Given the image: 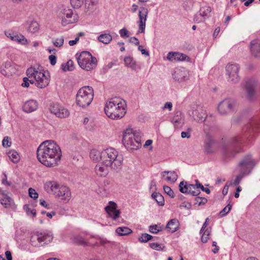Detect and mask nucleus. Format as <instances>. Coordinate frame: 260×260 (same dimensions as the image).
Returning <instances> with one entry per match:
<instances>
[{
	"mask_svg": "<svg viewBox=\"0 0 260 260\" xmlns=\"http://www.w3.org/2000/svg\"><path fill=\"white\" fill-rule=\"evenodd\" d=\"M167 59L172 61H189V58L186 55L179 52H169Z\"/></svg>",
	"mask_w": 260,
	"mask_h": 260,
	"instance_id": "obj_20",
	"label": "nucleus"
},
{
	"mask_svg": "<svg viewBox=\"0 0 260 260\" xmlns=\"http://www.w3.org/2000/svg\"><path fill=\"white\" fill-rule=\"evenodd\" d=\"M191 204L189 202H184L180 205V208H185L187 209H190L191 208Z\"/></svg>",
	"mask_w": 260,
	"mask_h": 260,
	"instance_id": "obj_62",
	"label": "nucleus"
},
{
	"mask_svg": "<svg viewBox=\"0 0 260 260\" xmlns=\"http://www.w3.org/2000/svg\"><path fill=\"white\" fill-rule=\"evenodd\" d=\"M27 78L33 77L35 80L36 86L40 88L46 87L49 83V79L45 73L38 71L35 68L30 67L26 70Z\"/></svg>",
	"mask_w": 260,
	"mask_h": 260,
	"instance_id": "obj_8",
	"label": "nucleus"
},
{
	"mask_svg": "<svg viewBox=\"0 0 260 260\" xmlns=\"http://www.w3.org/2000/svg\"><path fill=\"white\" fill-rule=\"evenodd\" d=\"M27 23L28 25L27 30L28 32L34 34L37 32L39 29L40 25L39 23L36 21H31L30 22L27 21Z\"/></svg>",
	"mask_w": 260,
	"mask_h": 260,
	"instance_id": "obj_33",
	"label": "nucleus"
},
{
	"mask_svg": "<svg viewBox=\"0 0 260 260\" xmlns=\"http://www.w3.org/2000/svg\"><path fill=\"white\" fill-rule=\"evenodd\" d=\"M251 173H248V171L246 170V169L244 167L240 168V173L237 175V176L242 179L246 175L250 174Z\"/></svg>",
	"mask_w": 260,
	"mask_h": 260,
	"instance_id": "obj_53",
	"label": "nucleus"
},
{
	"mask_svg": "<svg viewBox=\"0 0 260 260\" xmlns=\"http://www.w3.org/2000/svg\"><path fill=\"white\" fill-rule=\"evenodd\" d=\"M191 115L194 120L199 122H204L206 124L207 117L205 111L201 106L198 105L194 109L192 110Z\"/></svg>",
	"mask_w": 260,
	"mask_h": 260,
	"instance_id": "obj_15",
	"label": "nucleus"
},
{
	"mask_svg": "<svg viewBox=\"0 0 260 260\" xmlns=\"http://www.w3.org/2000/svg\"><path fill=\"white\" fill-rule=\"evenodd\" d=\"M256 164V161L253 159L251 155H247L239 162V166L240 168L244 167L248 171V173H251Z\"/></svg>",
	"mask_w": 260,
	"mask_h": 260,
	"instance_id": "obj_17",
	"label": "nucleus"
},
{
	"mask_svg": "<svg viewBox=\"0 0 260 260\" xmlns=\"http://www.w3.org/2000/svg\"><path fill=\"white\" fill-rule=\"evenodd\" d=\"M251 52L255 57H260V40H254L250 43Z\"/></svg>",
	"mask_w": 260,
	"mask_h": 260,
	"instance_id": "obj_21",
	"label": "nucleus"
},
{
	"mask_svg": "<svg viewBox=\"0 0 260 260\" xmlns=\"http://www.w3.org/2000/svg\"><path fill=\"white\" fill-rule=\"evenodd\" d=\"M141 138L138 132L126 129L123 136L122 143L127 150H137L141 146Z\"/></svg>",
	"mask_w": 260,
	"mask_h": 260,
	"instance_id": "obj_5",
	"label": "nucleus"
},
{
	"mask_svg": "<svg viewBox=\"0 0 260 260\" xmlns=\"http://www.w3.org/2000/svg\"><path fill=\"white\" fill-rule=\"evenodd\" d=\"M29 78L27 77H24L23 78V82L21 84V86L24 87H28L29 86Z\"/></svg>",
	"mask_w": 260,
	"mask_h": 260,
	"instance_id": "obj_64",
	"label": "nucleus"
},
{
	"mask_svg": "<svg viewBox=\"0 0 260 260\" xmlns=\"http://www.w3.org/2000/svg\"><path fill=\"white\" fill-rule=\"evenodd\" d=\"M8 155L12 161L14 163L17 162L19 160V155L18 153L14 150L9 151L8 153Z\"/></svg>",
	"mask_w": 260,
	"mask_h": 260,
	"instance_id": "obj_42",
	"label": "nucleus"
},
{
	"mask_svg": "<svg viewBox=\"0 0 260 260\" xmlns=\"http://www.w3.org/2000/svg\"><path fill=\"white\" fill-rule=\"evenodd\" d=\"M40 233L38 232L31 236L30 243L31 244L35 247L41 246Z\"/></svg>",
	"mask_w": 260,
	"mask_h": 260,
	"instance_id": "obj_37",
	"label": "nucleus"
},
{
	"mask_svg": "<svg viewBox=\"0 0 260 260\" xmlns=\"http://www.w3.org/2000/svg\"><path fill=\"white\" fill-rule=\"evenodd\" d=\"M110 167L106 165L99 164L96 165L95 167V172L96 174L100 177H106L109 173V169Z\"/></svg>",
	"mask_w": 260,
	"mask_h": 260,
	"instance_id": "obj_25",
	"label": "nucleus"
},
{
	"mask_svg": "<svg viewBox=\"0 0 260 260\" xmlns=\"http://www.w3.org/2000/svg\"><path fill=\"white\" fill-rule=\"evenodd\" d=\"M38 160L43 165L53 167L57 165L61 156L59 146L52 140L42 142L37 151Z\"/></svg>",
	"mask_w": 260,
	"mask_h": 260,
	"instance_id": "obj_2",
	"label": "nucleus"
},
{
	"mask_svg": "<svg viewBox=\"0 0 260 260\" xmlns=\"http://www.w3.org/2000/svg\"><path fill=\"white\" fill-rule=\"evenodd\" d=\"M179 191L183 193H187L192 187V184H187L186 182L181 181L179 185Z\"/></svg>",
	"mask_w": 260,
	"mask_h": 260,
	"instance_id": "obj_34",
	"label": "nucleus"
},
{
	"mask_svg": "<svg viewBox=\"0 0 260 260\" xmlns=\"http://www.w3.org/2000/svg\"><path fill=\"white\" fill-rule=\"evenodd\" d=\"M28 194L29 196L33 198L34 200L37 199L38 198V193L35 190V189L32 188H29L28 189Z\"/></svg>",
	"mask_w": 260,
	"mask_h": 260,
	"instance_id": "obj_55",
	"label": "nucleus"
},
{
	"mask_svg": "<svg viewBox=\"0 0 260 260\" xmlns=\"http://www.w3.org/2000/svg\"><path fill=\"white\" fill-rule=\"evenodd\" d=\"M232 205L229 204L226 206L219 213V215L221 217L226 215L231 210Z\"/></svg>",
	"mask_w": 260,
	"mask_h": 260,
	"instance_id": "obj_48",
	"label": "nucleus"
},
{
	"mask_svg": "<svg viewBox=\"0 0 260 260\" xmlns=\"http://www.w3.org/2000/svg\"><path fill=\"white\" fill-rule=\"evenodd\" d=\"M123 157L113 148H109L102 151V162L109 166L113 171L118 172L121 169Z\"/></svg>",
	"mask_w": 260,
	"mask_h": 260,
	"instance_id": "obj_4",
	"label": "nucleus"
},
{
	"mask_svg": "<svg viewBox=\"0 0 260 260\" xmlns=\"http://www.w3.org/2000/svg\"><path fill=\"white\" fill-rule=\"evenodd\" d=\"M70 2L74 8L78 9L83 5L84 0H70Z\"/></svg>",
	"mask_w": 260,
	"mask_h": 260,
	"instance_id": "obj_46",
	"label": "nucleus"
},
{
	"mask_svg": "<svg viewBox=\"0 0 260 260\" xmlns=\"http://www.w3.org/2000/svg\"><path fill=\"white\" fill-rule=\"evenodd\" d=\"M161 228L159 227L157 225H151L149 226V231L153 234H157L161 231Z\"/></svg>",
	"mask_w": 260,
	"mask_h": 260,
	"instance_id": "obj_50",
	"label": "nucleus"
},
{
	"mask_svg": "<svg viewBox=\"0 0 260 260\" xmlns=\"http://www.w3.org/2000/svg\"><path fill=\"white\" fill-rule=\"evenodd\" d=\"M0 198L2 205L7 206L11 204V198L7 195V192L5 193V195H3Z\"/></svg>",
	"mask_w": 260,
	"mask_h": 260,
	"instance_id": "obj_43",
	"label": "nucleus"
},
{
	"mask_svg": "<svg viewBox=\"0 0 260 260\" xmlns=\"http://www.w3.org/2000/svg\"><path fill=\"white\" fill-rule=\"evenodd\" d=\"M210 234V231L208 229L205 230L201 237V241L203 243H205L207 242Z\"/></svg>",
	"mask_w": 260,
	"mask_h": 260,
	"instance_id": "obj_49",
	"label": "nucleus"
},
{
	"mask_svg": "<svg viewBox=\"0 0 260 260\" xmlns=\"http://www.w3.org/2000/svg\"><path fill=\"white\" fill-rule=\"evenodd\" d=\"M251 173H248V171L246 170V169L244 167L240 168V173L237 175V176L242 179L246 175L250 174Z\"/></svg>",
	"mask_w": 260,
	"mask_h": 260,
	"instance_id": "obj_54",
	"label": "nucleus"
},
{
	"mask_svg": "<svg viewBox=\"0 0 260 260\" xmlns=\"http://www.w3.org/2000/svg\"><path fill=\"white\" fill-rule=\"evenodd\" d=\"M152 198L155 200L159 206H163L165 203L164 197L159 193L153 192L151 195Z\"/></svg>",
	"mask_w": 260,
	"mask_h": 260,
	"instance_id": "obj_40",
	"label": "nucleus"
},
{
	"mask_svg": "<svg viewBox=\"0 0 260 260\" xmlns=\"http://www.w3.org/2000/svg\"><path fill=\"white\" fill-rule=\"evenodd\" d=\"M201 193L199 189H197L192 184V187L190 189V191H188V194H190L192 196H197Z\"/></svg>",
	"mask_w": 260,
	"mask_h": 260,
	"instance_id": "obj_58",
	"label": "nucleus"
},
{
	"mask_svg": "<svg viewBox=\"0 0 260 260\" xmlns=\"http://www.w3.org/2000/svg\"><path fill=\"white\" fill-rule=\"evenodd\" d=\"M78 20V15L73 14L71 9L64 10L62 16L61 24L66 26L68 24L74 23Z\"/></svg>",
	"mask_w": 260,
	"mask_h": 260,
	"instance_id": "obj_14",
	"label": "nucleus"
},
{
	"mask_svg": "<svg viewBox=\"0 0 260 260\" xmlns=\"http://www.w3.org/2000/svg\"><path fill=\"white\" fill-rule=\"evenodd\" d=\"M188 72L184 68H176L173 74V78L178 82H183L188 77Z\"/></svg>",
	"mask_w": 260,
	"mask_h": 260,
	"instance_id": "obj_18",
	"label": "nucleus"
},
{
	"mask_svg": "<svg viewBox=\"0 0 260 260\" xmlns=\"http://www.w3.org/2000/svg\"><path fill=\"white\" fill-rule=\"evenodd\" d=\"M1 72L3 75L9 76L15 73V70L10 62H6L2 66Z\"/></svg>",
	"mask_w": 260,
	"mask_h": 260,
	"instance_id": "obj_24",
	"label": "nucleus"
},
{
	"mask_svg": "<svg viewBox=\"0 0 260 260\" xmlns=\"http://www.w3.org/2000/svg\"><path fill=\"white\" fill-rule=\"evenodd\" d=\"M49 59L50 64L52 66H54L56 63V57L54 55H51L49 56Z\"/></svg>",
	"mask_w": 260,
	"mask_h": 260,
	"instance_id": "obj_63",
	"label": "nucleus"
},
{
	"mask_svg": "<svg viewBox=\"0 0 260 260\" xmlns=\"http://www.w3.org/2000/svg\"><path fill=\"white\" fill-rule=\"evenodd\" d=\"M171 122L174 124L175 127H178L180 126L184 122L182 113L179 111L175 112Z\"/></svg>",
	"mask_w": 260,
	"mask_h": 260,
	"instance_id": "obj_28",
	"label": "nucleus"
},
{
	"mask_svg": "<svg viewBox=\"0 0 260 260\" xmlns=\"http://www.w3.org/2000/svg\"><path fill=\"white\" fill-rule=\"evenodd\" d=\"M41 246L47 244L53 239V236L51 232L40 233Z\"/></svg>",
	"mask_w": 260,
	"mask_h": 260,
	"instance_id": "obj_29",
	"label": "nucleus"
},
{
	"mask_svg": "<svg viewBox=\"0 0 260 260\" xmlns=\"http://www.w3.org/2000/svg\"><path fill=\"white\" fill-rule=\"evenodd\" d=\"M116 232L119 236H123L131 234L132 230L127 227L121 226L117 228Z\"/></svg>",
	"mask_w": 260,
	"mask_h": 260,
	"instance_id": "obj_38",
	"label": "nucleus"
},
{
	"mask_svg": "<svg viewBox=\"0 0 260 260\" xmlns=\"http://www.w3.org/2000/svg\"><path fill=\"white\" fill-rule=\"evenodd\" d=\"M64 42V39L63 37H60L59 38H56L55 40L52 41V43L53 45L56 47L60 48L62 46Z\"/></svg>",
	"mask_w": 260,
	"mask_h": 260,
	"instance_id": "obj_47",
	"label": "nucleus"
},
{
	"mask_svg": "<svg viewBox=\"0 0 260 260\" xmlns=\"http://www.w3.org/2000/svg\"><path fill=\"white\" fill-rule=\"evenodd\" d=\"M5 34L12 41H17L22 44H25L27 42V39L23 35H15L14 32L10 31H6Z\"/></svg>",
	"mask_w": 260,
	"mask_h": 260,
	"instance_id": "obj_22",
	"label": "nucleus"
},
{
	"mask_svg": "<svg viewBox=\"0 0 260 260\" xmlns=\"http://www.w3.org/2000/svg\"><path fill=\"white\" fill-rule=\"evenodd\" d=\"M59 185L55 181H48L45 184L44 188L48 193L54 195Z\"/></svg>",
	"mask_w": 260,
	"mask_h": 260,
	"instance_id": "obj_26",
	"label": "nucleus"
},
{
	"mask_svg": "<svg viewBox=\"0 0 260 260\" xmlns=\"http://www.w3.org/2000/svg\"><path fill=\"white\" fill-rule=\"evenodd\" d=\"M124 62L126 67L131 68L134 71L137 70V65L136 62L132 57L130 56L125 57Z\"/></svg>",
	"mask_w": 260,
	"mask_h": 260,
	"instance_id": "obj_32",
	"label": "nucleus"
},
{
	"mask_svg": "<svg viewBox=\"0 0 260 260\" xmlns=\"http://www.w3.org/2000/svg\"><path fill=\"white\" fill-rule=\"evenodd\" d=\"M93 90L91 87L84 86L80 88L76 95V103L82 108L89 106L93 100Z\"/></svg>",
	"mask_w": 260,
	"mask_h": 260,
	"instance_id": "obj_6",
	"label": "nucleus"
},
{
	"mask_svg": "<svg viewBox=\"0 0 260 260\" xmlns=\"http://www.w3.org/2000/svg\"><path fill=\"white\" fill-rule=\"evenodd\" d=\"M179 226V222L176 218L171 219L167 223L166 228L172 233L177 231Z\"/></svg>",
	"mask_w": 260,
	"mask_h": 260,
	"instance_id": "obj_31",
	"label": "nucleus"
},
{
	"mask_svg": "<svg viewBox=\"0 0 260 260\" xmlns=\"http://www.w3.org/2000/svg\"><path fill=\"white\" fill-rule=\"evenodd\" d=\"M149 246L152 249L156 250H160L162 249L160 245L157 243H149Z\"/></svg>",
	"mask_w": 260,
	"mask_h": 260,
	"instance_id": "obj_60",
	"label": "nucleus"
},
{
	"mask_svg": "<svg viewBox=\"0 0 260 260\" xmlns=\"http://www.w3.org/2000/svg\"><path fill=\"white\" fill-rule=\"evenodd\" d=\"M85 8L88 10H92L97 3V0H84Z\"/></svg>",
	"mask_w": 260,
	"mask_h": 260,
	"instance_id": "obj_44",
	"label": "nucleus"
},
{
	"mask_svg": "<svg viewBox=\"0 0 260 260\" xmlns=\"http://www.w3.org/2000/svg\"><path fill=\"white\" fill-rule=\"evenodd\" d=\"M79 66L83 69L90 71L96 66L97 59L88 51H82L79 55L76 54Z\"/></svg>",
	"mask_w": 260,
	"mask_h": 260,
	"instance_id": "obj_7",
	"label": "nucleus"
},
{
	"mask_svg": "<svg viewBox=\"0 0 260 260\" xmlns=\"http://www.w3.org/2000/svg\"><path fill=\"white\" fill-rule=\"evenodd\" d=\"M38 103L36 101L31 100L26 102L23 106V110L26 113L32 112L38 108Z\"/></svg>",
	"mask_w": 260,
	"mask_h": 260,
	"instance_id": "obj_23",
	"label": "nucleus"
},
{
	"mask_svg": "<svg viewBox=\"0 0 260 260\" xmlns=\"http://www.w3.org/2000/svg\"><path fill=\"white\" fill-rule=\"evenodd\" d=\"M260 128V119L255 117L250 119L243 126L241 134L228 140L223 144V147L225 154L228 157H233L240 152V144L243 138H248Z\"/></svg>",
	"mask_w": 260,
	"mask_h": 260,
	"instance_id": "obj_1",
	"label": "nucleus"
},
{
	"mask_svg": "<svg viewBox=\"0 0 260 260\" xmlns=\"http://www.w3.org/2000/svg\"><path fill=\"white\" fill-rule=\"evenodd\" d=\"M236 107V101L232 99H225L218 106V111L220 114H226L233 111Z\"/></svg>",
	"mask_w": 260,
	"mask_h": 260,
	"instance_id": "obj_11",
	"label": "nucleus"
},
{
	"mask_svg": "<svg viewBox=\"0 0 260 260\" xmlns=\"http://www.w3.org/2000/svg\"><path fill=\"white\" fill-rule=\"evenodd\" d=\"M24 209L25 210L27 214H32L34 217L36 215V211L35 209H31L29 208L28 206L27 205H25L23 207Z\"/></svg>",
	"mask_w": 260,
	"mask_h": 260,
	"instance_id": "obj_57",
	"label": "nucleus"
},
{
	"mask_svg": "<svg viewBox=\"0 0 260 260\" xmlns=\"http://www.w3.org/2000/svg\"><path fill=\"white\" fill-rule=\"evenodd\" d=\"M116 204L112 201L109 203V205L105 207V210L107 212L109 217H111L113 220H116L120 215V211L116 209Z\"/></svg>",
	"mask_w": 260,
	"mask_h": 260,
	"instance_id": "obj_19",
	"label": "nucleus"
},
{
	"mask_svg": "<svg viewBox=\"0 0 260 260\" xmlns=\"http://www.w3.org/2000/svg\"><path fill=\"white\" fill-rule=\"evenodd\" d=\"M212 9L211 7L205 6L201 7L199 11V15L203 17L204 21L211 16Z\"/></svg>",
	"mask_w": 260,
	"mask_h": 260,
	"instance_id": "obj_30",
	"label": "nucleus"
},
{
	"mask_svg": "<svg viewBox=\"0 0 260 260\" xmlns=\"http://www.w3.org/2000/svg\"><path fill=\"white\" fill-rule=\"evenodd\" d=\"M119 32L120 36L122 38H124V37L128 38L129 37V35L128 34V31L125 28H123L120 29L119 30Z\"/></svg>",
	"mask_w": 260,
	"mask_h": 260,
	"instance_id": "obj_61",
	"label": "nucleus"
},
{
	"mask_svg": "<svg viewBox=\"0 0 260 260\" xmlns=\"http://www.w3.org/2000/svg\"><path fill=\"white\" fill-rule=\"evenodd\" d=\"M152 238L153 237L148 234H143L139 238V241L142 243H146L149 240H151Z\"/></svg>",
	"mask_w": 260,
	"mask_h": 260,
	"instance_id": "obj_45",
	"label": "nucleus"
},
{
	"mask_svg": "<svg viewBox=\"0 0 260 260\" xmlns=\"http://www.w3.org/2000/svg\"><path fill=\"white\" fill-rule=\"evenodd\" d=\"M98 40L103 44H108L112 41V37L109 34H102L98 37Z\"/></svg>",
	"mask_w": 260,
	"mask_h": 260,
	"instance_id": "obj_35",
	"label": "nucleus"
},
{
	"mask_svg": "<svg viewBox=\"0 0 260 260\" xmlns=\"http://www.w3.org/2000/svg\"><path fill=\"white\" fill-rule=\"evenodd\" d=\"M2 145L4 147H10L11 145L10 139L8 137H5L2 141Z\"/></svg>",
	"mask_w": 260,
	"mask_h": 260,
	"instance_id": "obj_59",
	"label": "nucleus"
},
{
	"mask_svg": "<svg viewBox=\"0 0 260 260\" xmlns=\"http://www.w3.org/2000/svg\"><path fill=\"white\" fill-rule=\"evenodd\" d=\"M161 175L167 181L172 183H174L178 178V175L175 171H164Z\"/></svg>",
	"mask_w": 260,
	"mask_h": 260,
	"instance_id": "obj_27",
	"label": "nucleus"
},
{
	"mask_svg": "<svg viewBox=\"0 0 260 260\" xmlns=\"http://www.w3.org/2000/svg\"><path fill=\"white\" fill-rule=\"evenodd\" d=\"M163 188L164 190L166 193L171 198H174L175 196L174 192L171 187L167 185H164Z\"/></svg>",
	"mask_w": 260,
	"mask_h": 260,
	"instance_id": "obj_52",
	"label": "nucleus"
},
{
	"mask_svg": "<svg viewBox=\"0 0 260 260\" xmlns=\"http://www.w3.org/2000/svg\"><path fill=\"white\" fill-rule=\"evenodd\" d=\"M148 14V10L145 7H141L139 11V20L137 22L138 30L137 34H144L146 27V22Z\"/></svg>",
	"mask_w": 260,
	"mask_h": 260,
	"instance_id": "obj_12",
	"label": "nucleus"
},
{
	"mask_svg": "<svg viewBox=\"0 0 260 260\" xmlns=\"http://www.w3.org/2000/svg\"><path fill=\"white\" fill-rule=\"evenodd\" d=\"M260 90V82L255 79H252L246 82L244 86L245 97L249 101H254L257 99L256 90Z\"/></svg>",
	"mask_w": 260,
	"mask_h": 260,
	"instance_id": "obj_9",
	"label": "nucleus"
},
{
	"mask_svg": "<svg viewBox=\"0 0 260 260\" xmlns=\"http://www.w3.org/2000/svg\"><path fill=\"white\" fill-rule=\"evenodd\" d=\"M90 157L93 161L101 160L102 161V152L96 149H92L90 152Z\"/></svg>",
	"mask_w": 260,
	"mask_h": 260,
	"instance_id": "obj_39",
	"label": "nucleus"
},
{
	"mask_svg": "<svg viewBox=\"0 0 260 260\" xmlns=\"http://www.w3.org/2000/svg\"><path fill=\"white\" fill-rule=\"evenodd\" d=\"M74 242L79 245H84L86 244L84 239L80 236H76L74 237Z\"/></svg>",
	"mask_w": 260,
	"mask_h": 260,
	"instance_id": "obj_56",
	"label": "nucleus"
},
{
	"mask_svg": "<svg viewBox=\"0 0 260 260\" xmlns=\"http://www.w3.org/2000/svg\"><path fill=\"white\" fill-rule=\"evenodd\" d=\"M195 205L198 204L199 206L205 205L207 202V200L205 198L197 197L195 198Z\"/></svg>",
	"mask_w": 260,
	"mask_h": 260,
	"instance_id": "obj_51",
	"label": "nucleus"
},
{
	"mask_svg": "<svg viewBox=\"0 0 260 260\" xmlns=\"http://www.w3.org/2000/svg\"><path fill=\"white\" fill-rule=\"evenodd\" d=\"M214 143L213 140L210 138L208 137L205 142V150L207 153H211L214 151L212 146Z\"/></svg>",
	"mask_w": 260,
	"mask_h": 260,
	"instance_id": "obj_36",
	"label": "nucleus"
},
{
	"mask_svg": "<svg viewBox=\"0 0 260 260\" xmlns=\"http://www.w3.org/2000/svg\"><path fill=\"white\" fill-rule=\"evenodd\" d=\"M54 195L63 202L68 203L71 198V191L68 186L59 185Z\"/></svg>",
	"mask_w": 260,
	"mask_h": 260,
	"instance_id": "obj_13",
	"label": "nucleus"
},
{
	"mask_svg": "<svg viewBox=\"0 0 260 260\" xmlns=\"http://www.w3.org/2000/svg\"><path fill=\"white\" fill-rule=\"evenodd\" d=\"M126 104L123 99L114 97L106 103L104 111L106 115L113 120L120 119L126 113Z\"/></svg>",
	"mask_w": 260,
	"mask_h": 260,
	"instance_id": "obj_3",
	"label": "nucleus"
},
{
	"mask_svg": "<svg viewBox=\"0 0 260 260\" xmlns=\"http://www.w3.org/2000/svg\"><path fill=\"white\" fill-rule=\"evenodd\" d=\"M50 111L57 117L61 118H66L69 115L68 110L57 103L50 106Z\"/></svg>",
	"mask_w": 260,
	"mask_h": 260,
	"instance_id": "obj_16",
	"label": "nucleus"
},
{
	"mask_svg": "<svg viewBox=\"0 0 260 260\" xmlns=\"http://www.w3.org/2000/svg\"><path fill=\"white\" fill-rule=\"evenodd\" d=\"M240 66L238 64H228L226 67V74L228 76V80L229 82L236 84L240 81L239 72Z\"/></svg>",
	"mask_w": 260,
	"mask_h": 260,
	"instance_id": "obj_10",
	"label": "nucleus"
},
{
	"mask_svg": "<svg viewBox=\"0 0 260 260\" xmlns=\"http://www.w3.org/2000/svg\"><path fill=\"white\" fill-rule=\"evenodd\" d=\"M74 62L72 60H69L66 64H61V69L64 72L72 71L74 70Z\"/></svg>",
	"mask_w": 260,
	"mask_h": 260,
	"instance_id": "obj_41",
	"label": "nucleus"
}]
</instances>
